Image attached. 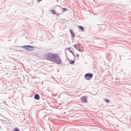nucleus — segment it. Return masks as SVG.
Masks as SVG:
<instances>
[{"instance_id": "1", "label": "nucleus", "mask_w": 131, "mask_h": 131, "mask_svg": "<svg viewBox=\"0 0 131 131\" xmlns=\"http://www.w3.org/2000/svg\"><path fill=\"white\" fill-rule=\"evenodd\" d=\"M56 54V53H47L46 56V59L53 62Z\"/></svg>"}, {"instance_id": "2", "label": "nucleus", "mask_w": 131, "mask_h": 131, "mask_svg": "<svg viewBox=\"0 0 131 131\" xmlns=\"http://www.w3.org/2000/svg\"><path fill=\"white\" fill-rule=\"evenodd\" d=\"M53 62L58 64H60L62 63V61L60 57L56 54Z\"/></svg>"}, {"instance_id": "3", "label": "nucleus", "mask_w": 131, "mask_h": 131, "mask_svg": "<svg viewBox=\"0 0 131 131\" xmlns=\"http://www.w3.org/2000/svg\"><path fill=\"white\" fill-rule=\"evenodd\" d=\"M22 47L25 48V50L29 51L33 50L34 48V47L32 46L29 45L23 46Z\"/></svg>"}, {"instance_id": "4", "label": "nucleus", "mask_w": 131, "mask_h": 131, "mask_svg": "<svg viewBox=\"0 0 131 131\" xmlns=\"http://www.w3.org/2000/svg\"><path fill=\"white\" fill-rule=\"evenodd\" d=\"M93 76V75L92 73H88L85 74L84 77L86 79L89 80L91 79Z\"/></svg>"}, {"instance_id": "5", "label": "nucleus", "mask_w": 131, "mask_h": 131, "mask_svg": "<svg viewBox=\"0 0 131 131\" xmlns=\"http://www.w3.org/2000/svg\"><path fill=\"white\" fill-rule=\"evenodd\" d=\"M81 100L83 103H86L87 101L85 96H83L81 98Z\"/></svg>"}, {"instance_id": "6", "label": "nucleus", "mask_w": 131, "mask_h": 131, "mask_svg": "<svg viewBox=\"0 0 131 131\" xmlns=\"http://www.w3.org/2000/svg\"><path fill=\"white\" fill-rule=\"evenodd\" d=\"M34 98L36 100H39L40 99V97L39 95L37 94H36L34 96Z\"/></svg>"}, {"instance_id": "7", "label": "nucleus", "mask_w": 131, "mask_h": 131, "mask_svg": "<svg viewBox=\"0 0 131 131\" xmlns=\"http://www.w3.org/2000/svg\"><path fill=\"white\" fill-rule=\"evenodd\" d=\"M70 31L71 34V36L72 38H74L75 36V35L74 33L73 32L72 30L70 29Z\"/></svg>"}, {"instance_id": "8", "label": "nucleus", "mask_w": 131, "mask_h": 131, "mask_svg": "<svg viewBox=\"0 0 131 131\" xmlns=\"http://www.w3.org/2000/svg\"><path fill=\"white\" fill-rule=\"evenodd\" d=\"M50 12L52 13L53 14H56V11L54 10H50Z\"/></svg>"}, {"instance_id": "9", "label": "nucleus", "mask_w": 131, "mask_h": 131, "mask_svg": "<svg viewBox=\"0 0 131 131\" xmlns=\"http://www.w3.org/2000/svg\"><path fill=\"white\" fill-rule=\"evenodd\" d=\"M79 27L80 29L82 30L83 31H84V28L83 27L81 26H79Z\"/></svg>"}, {"instance_id": "10", "label": "nucleus", "mask_w": 131, "mask_h": 131, "mask_svg": "<svg viewBox=\"0 0 131 131\" xmlns=\"http://www.w3.org/2000/svg\"><path fill=\"white\" fill-rule=\"evenodd\" d=\"M70 63L71 64H73L75 62V61L74 60H72L70 62Z\"/></svg>"}, {"instance_id": "11", "label": "nucleus", "mask_w": 131, "mask_h": 131, "mask_svg": "<svg viewBox=\"0 0 131 131\" xmlns=\"http://www.w3.org/2000/svg\"><path fill=\"white\" fill-rule=\"evenodd\" d=\"M62 12H64L66 11L67 10V9L66 8H62Z\"/></svg>"}, {"instance_id": "12", "label": "nucleus", "mask_w": 131, "mask_h": 131, "mask_svg": "<svg viewBox=\"0 0 131 131\" xmlns=\"http://www.w3.org/2000/svg\"><path fill=\"white\" fill-rule=\"evenodd\" d=\"M14 131H20L17 128H16L14 129Z\"/></svg>"}, {"instance_id": "13", "label": "nucleus", "mask_w": 131, "mask_h": 131, "mask_svg": "<svg viewBox=\"0 0 131 131\" xmlns=\"http://www.w3.org/2000/svg\"><path fill=\"white\" fill-rule=\"evenodd\" d=\"M70 52L72 53V54L74 56H75V54L73 53L72 51L71 50H69Z\"/></svg>"}, {"instance_id": "14", "label": "nucleus", "mask_w": 131, "mask_h": 131, "mask_svg": "<svg viewBox=\"0 0 131 131\" xmlns=\"http://www.w3.org/2000/svg\"><path fill=\"white\" fill-rule=\"evenodd\" d=\"M105 102L107 103H108L109 102V101L107 99H105Z\"/></svg>"}, {"instance_id": "15", "label": "nucleus", "mask_w": 131, "mask_h": 131, "mask_svg": "<svg viewBox=\"0 0 131 131\" xmlns=\"http://www.w3.org/2000/svg\"><path fill=\"white\" fill-rule=\"evenodd\" d=\"M74 46L75 48L77 49V45H76V44L74 45Z\"/></svg>"}, {"instance_id": "16", "label": "nucleus", "mask_w": 131, "mask_h": 131, "mask_svg": "<svg viewBox=\"0 0 131 131\" xmlns=\"http://www.w3.org/2000/svg\"><path fill=\"white\" fill-rule=\"evenodd\" d=\"M76 56L77 57H79V55L78 54H76Z\"/></svg>"}, {"instance_id": "17", "label": "nucleus", "mask_w": 131, "mask_h": 131, "mask_svg": "<svg viewBox=\"0 0 131 131\" xmlns=\"http://www.w3.org/2000/svg\"><path fill=\"white\" fill-rule=\"evenodd\" d=\"M69 48H68L67 49H69Z\"/></svg>"}, {"instance_id": "18", "label": "nucleus", "mask_w": 131, "mask_h": 131, "mask_svg": "<svg viewBox=\"0 0 131 131\" xmlns=\"http://www.w3.org/2000/svg\"><path fill=\"white\" fill-rule=\"evenodd\" d=\"M79 50V51H80V50Z\"/></svg>"}]
</instances>
